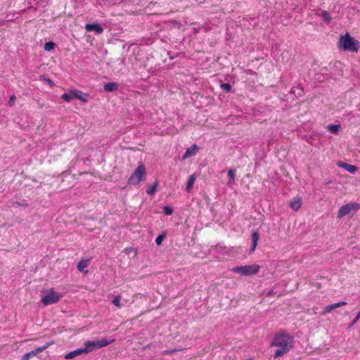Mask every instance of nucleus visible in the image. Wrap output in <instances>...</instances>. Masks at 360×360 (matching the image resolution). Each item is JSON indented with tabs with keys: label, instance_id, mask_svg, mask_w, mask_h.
Returning <instances> with one entry per match:
<instances>
[{
	"label": "nucleus",
	"instance_id": "obj_1",
	"mask_svg": "<svg viewBox=\"0 0 360 360\" xmlns=\"http://www.w3.org/2000/svg\"><path fill=\"white\" fill-rule=\"evenodd\" d=\"M293 338L285 332L278 333L274 338L271 345L277 347L274 358L282 356L292 347Z\"/></svg>",
	"mask_w": 360,
	"mask_h": 360
},
{
	"label": "nucleus",
	"instance_id": "obj_2",
	"mask_svg": "<svg viewBox=\"0 0 360 360\" xmlns=\"http://www.w3.org/2000/svg\"><path fill=\"white\" fill-rule=\"evenodd\" d=\"M338 47L340 50L357 52L359 49V42L349 33L340 36L338 42Z\"/></svg>",
	"mask_w": 360,
	"mask_h": 360
},
{
	"label": "nucleus",
	"instance_id": "obj_3",
	"mask_svg": "<svg viewBox=\"0 0 360 360\" xmlns=\"http://www.w3.org/2000/svg\"><path fill=\"white\" fill-rule=\"evenodd\" d=\"M62 297L61 294L55 291L53 288H51L44 292L41 302L44 306H48L58 302Z\"/></svg>",
	"mask_w": 360,
	"mask_h": 360
},
{
	"label": "nucleus",
	"instance_id": "obj_4",
	"mask_svg": "<svg viewBox=\"0 0 360 360\" xmlns=\"http://www.w3.org/2000/svg\"><path fill=\"white\" fill-rule=\"evenodd\" d=\"M146 167L143 164H140L134 170L131 176L128 179V184L138 185L143 180L146 175Z\"/></svg>",
	"mask_w": 360,
	"mask_h": 360
},
{
	"label": "nucleus",
	"instance_id": "obj_5",
	"mask_svg": "<svg viewBox=\"0 0 360 360\" xmlns=\"http://www.w3.org/2000/svg\"><path fill=\"white\" fill-rule=\"evenodd\" d=\"M110 343L106 339L96 340L92 341H86L85 342V352L88 353L92 352L94 349H99L108 345Z\"/></svg>",
	"mask_w": 360,
	"mask_h": 360
},
{
	"label": "nucleus",
	"instance_id": "obj_6",
	"mask_svg": "<svg viewBox=\"0 0 360 360\" xmlns=\"http://www.w3.org/2000/svg\"><path fill=\"white\" fill-rule=\"evenodd\" d=\"M360 208V205L356 202H350L342 206L338 213V218L342 219L352 212H356Z\"/></svg>",
	"mask_w": 360,
	"mask_h": 360
},
{
	"label": "nucleus",
	"instance_id": "obj_7",
	"mask_svg": "<svg viewBox=\"0 0 360 360\" xmlns=\"http://www.w3.org/2000/svg\"><path fill=\"white\" fill-rule=\"evenodd\" d=\"M198 150V147L196 144L192 145L191 147L186 149L185 153L183 155L182 159L186 160V158L194 156L196 155Z\"/></svg>",
	"mask_w": 360,
	"mask_h": 360
},
{
	"label": "nucleus",
	"instance_id": "obj_8",
	"mask_svg": "<svg viewBox=\"0 0 360 360\" xmlns=\"http://www.w3.org/2000/svg\"><path fill=\"white\" fill-rule=\"evenodd\" d=\"M85 30L86 32L94 31L98 34H100L103 32V27H101L98 24H86L85 25Z\"/></svg>",
	"mask_w": 360,
	"mask_h": 360
},
{
	"label": "nucleus",
	"instance_id": "obj_9",
	"mask_svg": "<svg viewBox=\"0 0 360 360\" xmlns=\"http://www.w3.org/2000/svg\"><path fill=\"white\" fill-rule=\"evenodd\" d=\"M90 263L89 259H85L80 260L77 264V269L81 272L86 273L87 271H85V269L89 266Z\"/></svg>",
	"mask_w": 360,
	"mask_h": 360
},
{
	"label": "nucleus",
	"instance_id": "obj_10",
	"mask_svg": "<svg viewBox=\"0 0 360 360\" xmlns=\"http://www.w3.org/2000/svg\"><path fill=\"white\" fill-rule=\"evenodd\" d=\"M83 353H86L84 349H77L72 352H70L65 354V358L66 359H71L77 356H79Z\"/></svg>",
	"mask_w": 360,
	"mask_h": 360
},
{
	"label": "nucleus",
	"instance_id": "obj_11",
	"mask_svg": "<svg viewBox=\"0 0 360 360\" xmlns=\"http://www.w3.org/2000/svg\"><path fill=\"white\" fill-rule=\"evenodd\" d=\"M259 238V235L258 232L255 231V232L252 233V247L250 250V252H253L255 250L256 247L257 245Z\"/></svg>",
	"mask_w": 360,
	"mask_h": 360
},
{
	"label": "nucleus",
	"instance_id": "obj_12",
	"mask_svg": "<svg viewBox=\"0 0 360 360\" xmlns=\"http://www.w3.org/2000/svg\"><path fill=\"white\" fill-rule=\"evenodd\" d=\"M196 180L195 174H191L188 177V180L186 184V190L187 192L190 193L193 187L194 183Z\"/></svg>",
	"mask_w": 360,
	"mask_h": 360
},
{
	"label": "nucleus",
	"instance_id": "obj_13",
	"mask_svg": "<svg viewBox=\"0 0 360 360\" xmlns=\"http://www.w3.org/2000/svg\"><path fill=\"white\" fill-rule=\"evenodd\" d=\"M53 344V341L49 342L46 344H45L44 345H43L41 347H39L36 349L31 351L32 354L33 355V356H34L37 354H38L39 353L44 351L45 349H46L48 347H49Z\"/></svg>",
	"mask_w": 360,
	"mask_h": 360
},
{
	"label": "nucleus",
	"instance_id": "obj_14",
	"mask_svg": "<svg viewBox=\"0 0 360 360\" xmlns=\"http://www.w3.org/2000/svg\"><path fill=\"white\" fill-rule=\"evenodd\" d=\"M118 84L116 82H108L104 85L103 89L105 91L110 92L116 90Z\"/></svg>",
	"mask_w": 360,
	"mask_h": 360
},
{
	"label": "nucleus",
	"instance_id": "obj_15",
	"mask_svg": "<svg viewBox=\"0 0 360 360\" xmlns=\"http://www.w3.org/2000/svg\"><path fill=\"white\" fill-rule=\"evenodd\" d=\"M302 205V201L300 198H295L290 202V207L295 210H298Z\"/></svg>",
	"mask_w": 360,
	"mask_h": 360
},
{
	"label": "nucleus",
	"instance_id": "obj_16",
	"mask_svg": "<svg viewBox=\"0 0 360 360\" xmlns=\"http://www.w3.org/2000/svg\"><path fill=\"white\" fill-rule=\"evenodd\" d=\"M70 94L72 95L73 98H76L83 102H86V101H87L86 98H84L82 96L83 93L81 91H79V90L71 91Z\"/></svg>",
	"mask_w": 360,
	"mask_h": 360
},
{
	"label": "nucleus",
	"instance_id": "obj_17",
	"mask_svg": "<svg viewBox=\"0 0 360 360\" xmlns=\"http://www.w3.org/2000/svg\"><path fill=\"white\" fill-rule=\"evenodd\" d=\"M340 167L345 168L346 170H347L351 174H354L357 171V167L354 165H352L347 163H342L339 165Z\"/></svg>",
	"mask_w": 360,
	"mask_h": 360
},
{
	"label": "nucleus",
	"instance_id": "obj_18",
	"mask_svg": "<svg viewBox=\"0 0 360 360\" xmlns=\"http://www.w3.org/2000/svg\"><path fill=\"white\" fill-rule=\"evenodd\" d=\"M232 271L236 273H240L243 275H248V266L234 267Z\"/></svg>",
	"mask_w": 360,
	"mask_h": 360
},
{
	"label": "nucleus",
	"instance_id": "obj_19",
	"mask_svg": "<svg viewBox=\"0 0 360 360\" xmlns=\"http://www.w3.org/2000/svg\"><path fill=\"white\" fill-rule=\"evenodd\" d=\"M260 266L256 264L249 265V275L256 274L259 272Z\"/></svg>",
	"mask_w": 360,
	"mask_h": 360
},
{
	"label": "nucleus",
	"instance_id": "obj_20",
	"mask_svg": "<svg viewBox=\"0 0 360 360\" xmlns=\"http://www.w3.org/2000/svg\"><path fill=\"white\" fill-rule=\"evenodd\" d=\"M157 186L158 183L156 182L154 185H151L148 187V188L146 191V193L150 195H154L157 191Z\"/></svg>",
	"mask_w": 360,
	"mask_h": 360
},
{
	"label": "nucleus",
	"instance_id": "obj_21",
	"mask_svg": "<svg viewBox=\"0 0 360 360\" xmlns=\"http://www.w3.org/2000/svg\"><path fill=\"white\" fill-rule=\"evenodd\" d=\"M340 128V126L337 124H330L328 126V130L333 134H337L339 131V129Z\"/></svg>",
	"mask_w": 360,
	"mask_h": 360
},
{
	"label": "nucleus",
	"instance_id": "obj_22",
	"mask_svg": "<svg viewBox=\"0 0 360 360\" xmlns=\"http://www.w3.org/2000/svg\"><path fill=\"white\" fill-rule=\"evenodd\" d=\"M321 17L323 19V20L326 21L327 23H329L331 20V18L329 13L326 11H322Z\"/></svg>",
	"mask_w": 360,
	"mask_h": 360
},
{
	"label": "nucleus",
	"instance_id": "obj_23",
	"mask_svg": "<svg viewBox=\"0 0 360 360\" xmlns=\"http://www.w3.org/2000/svg\"><path fill=\"white\" fill-rule=\"evenodd\" d=\"M55 46H56L55 43H53L52 41L46 42L44 44V49L47 51H50L54 49Z\"/></svg>",
	"mask_w": 360,
	"mask_h": 360
},
{
	"label": "nucleus",
	"instance_id": "obj_24",
	"mask_svg": "<svg viewBox=\"0 0 360 360\" xmlns=\"http://www.w3.org/2000/svg\"><path fill=\"white\" fill-rule=\"evenodd\" d=\"M165 237H166L165 233L160 234L155 239V243H156L157 245H161L162 240L165 238Z\"/></svg>",
	"mask_w": 360,
	"mask_h": 360
},
{
	"label": "nucleus",
	"instance_id": "obj_25",
	"mask_svg": "<svg viewBox=\"0 0 360 360\" xmlns=\"http://www.w3.org/2000/svg\"><path fill=\"white\" fill-rule=\"evenodd\" d=\"M61 98L67 102H70L73 98V96L70 92L69 94H63L61 96Z\"/></svg>",
	"mask_w": 360,
	"mask_h": 360
},
{
	"label": "nucleus",
	"instance_id": "obj_26",
	"mask_svg": "<svg viewBox=\"0 0 360 360\" xmlns=\"http://www.w3.org/2000/svg\"><path fill=\"white\" fill-rule=\"evenodd\" d=\"M163 211L166 215H171L173 213V209L169 206H165Z\"/></svg>",
	"mask_w": 360,
	"mask_h": 360
},
{
	"label": "nucleus",
	"instance_id": "obj_27",
	"mask_svg": "<svg viewBox=\"0 0 360 360\" xmlns=\"http://www.w3.org/2000/svg\"><path fill=\"white\" fill-rule=\"evenodd\" d=\"M120 296H117L116 297H115V299L112 301V303L116 306L117 308H121V304H120Z\"/></svg>",
	"mask_w": 360,
	"mask_h": 360
},
{
	"label": "nucleus",
	"instance_id": "obj_28",
	"mask_svg": "<svg viewBox=\"0 0 360 360\" xmlns=\"http://www.w3.org/2000/svg\"><path fill=\"white\" fill-rule=\"evenodd\" d=\"M228 176L231 179V181H230L229 184L233 183L234 181V179H235V172H234V170L229 169L228 171Z\"/></svg>",
	"mask_w": 360,
	"mask_h": 360
},
{
	"label": "nucleus",
	"instance_id": "obj_29",
	"mask_svg": "<svg viewBox=\"0 0 360 360\" xmlns=\"http://www.w3.org/2000/svg\"><path fill=\"white\" fill-rule=\"evenodd\" d=\"M221 88L229 92L231 90V86L229 83H224L220 85Z\"/></svg>",
	"mask_w": 360,
	"mask_h": 360
},
{
	"label": "nucleus",
	"instance_id": "obj_30",
	"mask_svg": "<svg viewBox=\"0 0 360 360\" xmlns=\"http://www.w3.org/2000/svg\"><path fill=\"white\" fill-rule=\"evenodd\" d=\"M334 309V307H333V304L327 306L325 309L321 313V315H325L327 313L330 312L332 310Z\"/></svg>",
	"mask_w": 360,
	"mask_h": 360
},
{
	"label": "nucleus",
	"instance_id": "obj_31",
	"mask_svg": "<svg viewBox=\"0 0 360 360\" xmlns=\"http://www.w3.org/2000/svg\"><path fill=\"white\" fill-rule=\"evenodd\" d=\"M15 99H16L15 96L14 94L12 95L10 97V98H9L8 105L11 106V107L14 106L15 105Z\"/></svg>",
	"mask_w": 360,
	"mask_h": 360
},
{
	"label": "nucleus",
	"instance_id": "obj_32",
	"mask_svg": "<svg viewBox=\"0 0 360 360\" xmlns=\"http://www.w3.org/2000/svg\"><path fill=\"white\" fill-rule=\"evenodd\" d=\"M33 355L32 354V352H27L25 354L22 356L20 360H30L31 357H32Z\"/></svg>",
	"mask_w": 360,
	"mask_h": 360
},
{
	"label": "nucleus",
	"instance_id": "obj_33",
	"mask_svg": "<svg viewBox=\"0 0 360 360\" xmlns=\"http://www.w3.org/2000/svg\"><path fill=\"white\" fill-rule=\"evenodd\" d=\"M346 304H347L346 302H340L333 304V307H334V309H336L338 307L345 306Z\"/></svg>",
	"mask_w": 360,
	"mask_h": 360
},
{
	"label": "nucleus",
	"instance_id": "obj_34",
	"mask_svg": "<svg viewBox=\"0 0 360 360\" xmlns=\"http://www.w3.org/2000/svg\"><path fill=\"white\" fill-rule=\"evenodd\" d=\"M180 349H171V350H165L162 352V355H166V354H172L176 351H179Z\"/></svg>",
	"mask_w": 360,
	"mask_h": 360
},
{
	"label": "nucleus",
	"instance_id": "obj_35",
	"mask_svg": "<svg viewBox=\"0 0 360 360\" xmlns=\"http://www.w3.org/2000/svg\"><path fill=\"white\" fill-rule=\"evenodd\" d=\"M359 318H360V311L357 314V315L356 316V317L354 318V319L353 320V321L350 326H352L353 325H354L358 321Z\"/></svg>",
	"mask_w": 360,
	"mask_h": 360
},
{
	"label": "nucleus",
	"instance_id": "obj_36",
	"mask_svg": "<svg viewBox=\"0 0 360 360\" xmlns=\"http://www.w3.org/2000/svg\"><path fill=\"white\" fill-rule=\"evenodd\" d=\"M46 80L51 86H54V83L52 82V80H51L50 79H46Z\"/></svg>",
	"mask_w": 360,
	"mask_h": 360
},
{
	"label": "nucleus",
	"instance_id": "obj_37",
	"mask_svg": "<svg viewBox=\"0 0 360 360\" xmlns=\"http://www.w3.org/2000/svg\"><path fill=\"white\" fill-rule=\"evenodd\" d=\"M273 292V290H270L267 292L266 296H270Z\"/></svg>",
	"mask_w": 360,
	"mask_h": 360
},
{
	"label": "nucleus",
	"instance_id": "obj_38",
	"mask_svg": "<svg viewBox=\"0 0 360 360\" xmlns=\"http://www.w3.org/2000/svg\"><path fill=\"white\" fill-rule=\"evenodd\" d=\"M249 360H251V359H249Z\"/></svg>",
	"mask_w": 360,
	"mask_h": 360
}]
</instances>
